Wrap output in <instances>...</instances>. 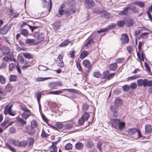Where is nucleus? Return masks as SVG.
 I'll return each mask as SVG.
<instances>
[{
	"label": "nucleus",
	"instance_id": "7",
	"mask_svg": "<svg viewBox=\"0 0 152 152\" xmlns=\"http://www.w3.org/2000/svg\"><path fill=\"white\" fill-rule=\"evenodd\" d=\"M62 85V83L60 81L51 83L49 84V86L50 88L53 89H57L58 88V87Z\"/></svg>",
	"mask_w": 152,
	"mask_h": 152
},
{
	"label": "nucleus",
	"instance_id": "51",
	"mask_svg": "<svg viewBox=\"0 0 152 152\" xmlns=\"http://www.w3.org/2000/svg\"><path fill=\"white\" fill-rule=\"evenodd\" d=\"M129 87L132 89H135L137 87V84L135 83H132L130 84Z\"/></svg>",
	"mask_w": 152,
	"mask_h": 152
},
{
	"label": "nucleus",
	"instance_id": "4",
	"mask_svg": "<svg viewBox=\"0 0 152 152\" xmlns=\"http://www.w3.org/2000/svg\"><path fill=\"white\" fill-rule=\"evenodd\" d=\"M94 36L93 34L91 35L85 41V42L84 46L88 48L94 42Z\"/></svg>",
	"mask_w": 152,
	"mask_h": 152
},
{
	"label": "nucleus",
	"instance_id": "12",
	"mask_svg": "<svg viewBox=\"0 0 152 152\" xmlns=\"http://www.w3.org/2000/svg\"><path fill=\"white\" fill-rule=\"evenodd\" d=\"M12 105L9 106V105H7L4 108V113L5 115H6L9 114L11 110H12Z\"/></svg>",
	"mask_w": 152,
	"mask_h": 152
},
{
	"label": "nucleus",
	"instance_id": "20",
	"mask_svg": "<svg viewBox=\"0 0 152 152\" xmlns=\"http://www.w3.org/2000/svg\"><path fill=\"white\" fill-rule=\"evenodd\" d=\"M127 23L128 27H132L135 23L134 20L132 18H128L127 20Z\"/></svg>",
	"mask_w": 152,
	"mask_h": 152
},
{
	"label": "nucleus",
	"instance_id": "58",
	"mask_svg": "<svg viewBox=\"0 0 152 152\" xmlns=\"http://www.w3.org/2000/svg\"><path fill=\"white\" fill-rule=\"evenodd\" d=\"M85 121V119L81 117L79 119L78 124L80 125H82L84 123Z\"/></svg>",
	"mask_w": 152,
	"mask_h": 152
},
{
	"label": "nucleus",
	"instance_id": "31",
	"mask_svg": "<svg viewBox=\"0 0 152 152\" xmlns=\"http://www.w3.org/2000/svg\"><path fill=\"white\" fill-rule=\"evenodd\" d=\"M18 77L17 75H11L9 77L10 81H15L18 80Z\"/></svg>",
	"mask_w": 152,
	"mask_h": 152
},
{
	"label": "nucleus",
	"instance_id": "49",
	"mask_svg": "<svg viewBox=\"0 0 152 152\" xmlns=\"http://www.w3.org/2000/svg\"><path fill=\"white\" fill-rule=\"evenodd\" d=\"M28 146L30 147L31 145L33 144L34 142V139L33 138L31 137L28 140Z\"/></svg>",
	"mask_w": 152,
	"mask_h": 152
},
{
	"label": "nucleus",
	"instance_id": "61",
	"mask_svg": "<svg viewBox=\"0 0 152 152\" xmlns=\"http://www.w3.org/2000/svg\"><path fill=\"white\" fill-rule=\"evenodd\" d=\"M102 142L101 141H99L97 144V147L99 149V151L102 152Z\"/></svg>",
	"mask_w": 152,
	"mask_h": 152
},
{
	"label": "nucleus",
	"instance_id": "21",
	"mask_svg": "<svg viewBox=\"0 0 152 152\" xmlns=\"http://www.w3.org/2000/svg\"><path fill=\"white\" fill-rule=\"evenodd\" d=\"M101 16L104 17L105 19H108L110 17V14L109 12H107L106 11H102L101 13Z\"/></svg>",
	"mask_w": 152,
	"mask_h": 152
},
{
	"label": "nucleus",
	"instance_id": "3",
	"mask_svg": "<svg viewBox=\"0 0 152 152\" xmlns=\"http://www.w3.org/2000/svg\"><path fill=\"white\" fill-rule=\"evenodd\" d=\"M42 4V7L44 8H46L48 10V12L50 11L52 7V1L51 0H50V4L46 0H41Z\"/></svg>",
	"mask_w": 152,
	"mask_h": 152
},
{
	"label": "nucleus",
	"instance_id": "42",
	"mask_svg": "<svg viewBox=\"0 0 152 152\" xmlns=\"http://www.w3.org/2000/svg\"><path fill=\"white\" fill-rule=\"evenodd\" d=\"M134 3L141 8H143L144 7V3L142 1H137L134 2Z\"/></svg>",
	"mask_w": 152,
	"mask_h": 152
},
{
	"label": "nucleus",
	"instance_id": "63",
	"mask_svg": "<svg viewBox=\"0 0 152 152\" xmlns=\"http://www.w3.org/2000/svg\"><path fill=\"white\" fill-rule=\"evenodd\" d=\"M69 54V55L70 56L69 57L74 58H75V51L74 50H73L72 51H70Z\"/></svg>",
	"mask_w": 152,
	"mask_h": 152
},
{
	"label": "nucleus",
	"instance_id": "17",
	"mask_svg": "<svg viewBox=\"0 0 152 152\" xmlns=\"http://www.w3.org/2000/svg\"><path fill=\"white\" fill-rule=\"evenodd\" d=\"M83 66L85 67L88 68L89 69L91 68L92 65L89 60L86 59L83 61Z\"/></svg>",
	"mask_w": 152,
	"mask_h": 152
},
{
	"label": "nucleus",
	"instance_id": "36",
	"mask_svg": "<svg viewBox=\"0 0 152 152\" xmlns=\"http://www.w3.org/2000/svg\"><path fill=\"white\" fill-rule=\"evenodd\" d=\"M50 149H52L50 152H57V148L56 146V145H54V143H52V145L49 148Z\"/></svg>",
	"mask_w": 152,
	"mask_h": 152
},
{
	"label": "nucleus",
	"instance_id": "38",
	"mask_svg": "<svg viewBox=\"0 0 152 152\" xmlns=\"http://www.w3.org/2000/svg\"><path fill=\"white\" fill-rule=\"evenodd\" d=\"M6 82V78L2 75H0V83L2 84H5Z\"/></svg>",
	"mask_w": 152,
	"mask_h": 152
},
{
	"label": "nucleus",
	"instance_id": "43",
	"mask_svg": "<svg viewBox=\"0 0 152 152\" xmlns=\"http://www.w3.org/2000/svg\"><path fill=\"white\" fill-rule=\"evenodd\" d=\"M6 146L7 148L11 151L12 152H16L15 149L13 147L11 146L8 143H6Z\"/></svg>",
	"mask_w": 152,
	"mask_h": 152
},
{
	"label": "nucleus",
	"instance_id": "32",
	"mask_svg": "<svg viewBox=\"0 0 152 152\" xmlns=\"http://www.w3.org/2000/svg\"><path fill=\"white\" fill-rule=\"evenodd\" d=\"M90 116L89 113L86 112L83 114L81 117L85 120L87 121L89 118Z\"/></svg>",
	"mask_w": 152,
	"mask_h": 152
},
{
	"label": "nucleus",
	"instance_id": "64",
	"mask_svg": "<svg viewBox=\"0 0 152 152\" xmlns=\"http://www.w3.org/2000/svg\"><path fill=\"white\" fill-rule=\"evenodd\" d=\"M10 52V49L7 47L5 49L4 52V54L5 55H7Z\"/></svg>",
	"mask_w": 152,
	"mask_h": 152
},
{
	"label": "nucleus",
	"instance_id": "44",
	"mask_svg": "<svg viewBox=\"0 0 152 152\" xmlns=\"http://www.w3.org/2000/svg\"><path fill=\"white\" fill-rule=\"evenodd\" d=\"M19 142L17 140H12L11 141V143L14 145L19 147Z\"/></svg>",
	"mask_w": 152,
	"mask_h": 152
},
{
	"label": "nucleus",
	"instance_id": "18",
	"mask_svg": "<svg viewBox=\"0 0 152 152\" xmlns=\"http://www.w3.org/2000/svg\"><path fill=\"white\" fill-rule=\"evenodd\" d=\"M84 146L83 144L80 142H77L75 145V148L78 150H82L83 149Z\"/></svg>",
	"mask_w": 152,
	"mask_h": 152
},
{
	"label": "nucleus",
	"instance_id": "26",
	"mask_svg": "<svg viewBox=\"0 0 152 152\" xmlns=\"http://www.w3.org/2000/svg\"><path fill=\"white\" fill-rule=\"evenodd\" d=\"M71 42V41H69L67 40H65L59 45V46L60 47H65L70 43Z\"/></svg>",
	"mask_w": 152,
	"mask_h": 152
},
{
	"label": "nucleus",
	"instance_id": "13",
	"mask_svg": "<svg viewBox=\"0 0 152 152\" xmlns=\"http://www.w3.org/2000/svg\"><path fill=\"white\" fill-rule=\"evenodd\" d=\"M146 81V79H140L138 80H137L138 86L141 87L143 86L144 87H145Z\"/></svg>",
	"mask_w": 152,
	"mask_h": 152
},
{
	"label": "nucleus",
	"instance_id": "14",
	"mask_svg": "<svg viewBox=\"0 0 152 152\" xmlns=\"http://www.w3.org/2000/svg\"><path fill=\"white\" fill-rule=\"evenodd\" d=\"M114 105L118 106L120 107L123 104V102L122 100L119 97H116L115 99L114 102Z\"/></svg>",
	"mask_w": 152,
	"mask_h": 152
},
{
	"label": "nucleus",
	"instance_id": "29",
	"mask_svg": "<svg viewBox=\"0 0 152 152\" xmlns=\"http://www.w3.org/2000/svg\"><path fill=\"white\" fill-rule=\"evenodd\" d=\"M31 64V62H30L29 61H25V65L22 67V69H26L27 68L30 66Z\"/></svg>",
	"mask_w": 152,
	"mask_h": 152
},
{
	"label": "nucleus",
	"instance_id": "5",
	"mask_svg": "<svg viewBox=\"0 0 152 152\" xmlns=\"http://www.w3.org/2000/svg\"><path fill=\"white\" fill-rule=\"evenodd\" d=\"M11 27V25L8 26L7 25H5L0 28V34L2 35L6 34L10 29Z\"/></svg>",
	"mask_w": 152,
	"mask_h": 152
},
{
	"label": "nucleus",
	"instance_id": "25",
	"mask_svg": "<svg viewBox=\"0 0 152 152\" xmlns=\"http://www.w3.org/2000/svg\"><path fill=\"white\" fill-rule=\"evenodd\" d=\"M137 129L135 128L129 129H128L127 132L130 135H132L137 132Z\"/></svg>",
	"mask_w": 152,
	"mask_h": 152
},
{
	"label": "nucleus",
	"instance_id": "30",
	"mask_svg": "<svg viewBox=\"0 0 152 152\" xmlns=\"http://www.w3.org/2000/svg\"><path fill=\"white\" fill-rule=\"evenodd\" d=\"M12 86L11 85L8 84L5 88V91L7 92H10L12 90Z\"/></svg>",
	"mask_w": 152,
	"mask_h": 152
},
{
	"label": "nucleus",
	"instance_id": "40",
	"mask_svg": "<svg viewBox=\"0 0 152 152\" xmlns=\"http://www.w3.org/2000/svg\"><path fill=\"white\" fill-rule=\"evenodd\" d=\"M73 147V146L70 143H68L65 146V148L67 150H69L71 149Z\"/></svg>",
	"mask_w": 152,
	"mask_h": 152
},
{
	"label": "nucleus",
	"instance_id": "57",
	"mask_svg": "<svg viewBox=\"0 0 152 152\" xmlns=\"http://www.w3.org/2000/svg\"><path fill=\"white\" fill-rule=\"evenodd\" d=\"M73 127V125L72 124H67L65 126V128L67 130H70Z\"/></svg>",
	"mask_w": 152,
	"mask_h": 152
},
{
	"label": "nucleus",
	"instance_id": "41",
	"mask_svg": "<svg viewBox=\"0 0 152 152\" xmlns=\"http://www.w3.org/2000/svg\"><path fill=\"white\" fill-rule=\"evenodd\" d=\"M125 22L124 20H121L118 22L117 23L118 26L119 27H123L125 25Z\"/></svg>",
	"mask_w": 152,
	"mask_h": 152
},
{
	"label": "nucleus",
	"instance_id": "39",
	"mask_svg": "<svg viewBox=\"0 0 152 152\" xmlns=\"http://www.w3.org/2000/svg\"><path fill=\"white\" fill-rule=\"evenodd\" d=\"M76 3L75 0H68L67 2L68 5L71 7L74 6Z\"/></svg>",
	"mask_w": 152,
	"mask_h": 152
},
{
	"label": "nucleus",
	"instance_id": "46",
	"mask_svg": "<svg viewBox=\"0 0 152 152\" xmlns=\"http://www.w3.org/2000/svg\"><path fill=\"white\" fill-rule=\"evenodd\" d=\"M36 96L37 98V102H40V98L41 97V92H38L36 94Z\"/></svg>",
	"mask_w": 152,
	"mask_h": 152
},
{
	"label": "nucleus",
	"instance_id": "52",
	"mask_svg": "<svg viewBox=\"0 0 152 152\" xmlns=\"http://www.w3.org/2000/svg\"><path fill=\"white\" fill-rule=\"evenodd\" d=\"M94 145L93 142L92 141H88L86 143V146L89 148H92Z\"/></svg>",
	"mask_w": 152,
	"mask_h": 152
},
{
	"label": "nucleus",
	"instance_id": "50",
	"mask_svg": "<svg viewBox=\"0 0 152 152\" xmlns=\"http://www.w3.org/2000/svg\"><path fill=\"white\" fill-rule=\"evenodd\" d=\"M110 71L109 70L104 71L103 73V75L104 77H102L103 79L107 78L108 75L109 74Z\"/></svg>",
	"mask_w": 152,
	"mask_h": 152
},
{
	"label": "nucleus",
	"instance_id": "56",
	"mask_svg": "<svg viewBox=\"0 0 152 152\" xmlns=\"http://www.w3.org/2000/svg\"><path fill=\"white\" fill-rule=\"evenodd\" d=\"M27 25L28 26L29 28L31 29L32 32H33L35 29L39 27V26H31L28 24Z\"/></svg>",
	"mask_w": 152,
	"mask_h": 152
},
{
	"label": "nucleus",
	"instance_id": "11",
	"mask_svg": "<svg viewBox=\"0 0 152 152\" xmlns=\"http://www.w3.org/2000/svg\"><path fill=\"white\" fill-rule=\"evenodd\" d=\"M152 132V126L149 124H147L145 126V134H149Z\"/></svg>",
	"mask_w": 152,
	"mask_h": 152
},
{
	"label": "nucleus",
	"instance_id": "6",
	"mask_svg": "<svg viewBox=\"0 0 152 152\" xmlns=\"http://www.w3.org/2000/svg\"><path fill=\"white\" fill-rule=\"evenodd\" d=\"M85 4L86 8L91 9L95 6V2L93 0H85Z\"/></svg>",
	"mask_w": 152,
	"mask_h": 152
},
{
	"label": "nucleus",
	"instance_id": "34",
	"mask_svg": "<svg viewBox=\"0 0 152 152\" xmlns=\"http://www.w3.org/2000/svg\"><path fill=\"white\" fill-rule=\"evenodd\" d=\"M64 91H66L68 92H72L75 94H79V92L78 91L74 89H64Z\"/></svg>",
	"mask_w": 152,
	"mask_h": 152
},
{
	"label": "nucleus",
	"instance_id": "35",
	"mask_svg": "<svg viewBox=\"0 0 152 152\" xmlns=\"http://www.w3.org/2000/svg\"><path fill=\"white\" fill-rule=\"evenodd\" d=\"M23 56L26 58L30 59L33 58L32 55L29 53H23Z\"/></svg>",
	"mask_w": 152,
	"mask_h": 152
},
{
	"label": "nucleus",
	"instance_id": "27",
	"mask_svg": "<svg viewBox=\"0 0 152 152\" xmlns=\"http://www.w3.org/2000/svg\"><path fill=\"white\" fill-rule=\"evenodd\" d=\"M31 113L30 111V112H24L22 114V117L25 119H27L30 115Z\"/></svg>",
	"mask_w": 152,
	"mask_h": 152
},
{
	"label": "nucleus",
	"instance_id": "16",
	"mask_svg": "<svg viewBox=\"0 0 152 152\" xmlns=\"http://www.w3.org/2000/svg\"><path fill=\"white\" fill-rule=\"evenodd\" d=\"M35 129L33 126H29L28 127L27 132L28 134L32 135L35 133Z\"/></svg>",
	"mask_w": 152,
	"mask_h": 152
},
{
	"label": "nucleus",
	"instance_id": "23",
	"mask_svg": "<svg viewBox=\"0 0 152 152\" xmlns=\"http://www.w3.org/2000/svg\"><path fill=\"white\" fill-rule=\"evenodd\" d=\"M89 54L88 52L86 50L83 51L80 54V58L83 59L86 57Z\"/></svg>",
	"mask_w": 152,
	"mask_h": 152
},
{
	"label": "nucleus",
	"instance_id": "59",
	"mask_svg": "<svg viewBox=\"0 0 152 152\" xmlns=\"http://www.w3.org/2000/svg\"><path fill=\"white\" fill-rule=\"evenodd\" d=\"M18 121L20 123L22 126L25 125L26 123V122L24 121L22 119L20 118H18Z\"/></svg>",
	"mask_w": 152,
	"mask_h": 152
},
{
	"label": "nucleus",
	"instance_id": "62",
	"mask_svg": "<svg viewBox=\"0 0 152 152\" xmlns=\"http://www.w3.org/2000/svg\"><path fill=\"white\" fill-rule=\"evenodd\" d=\"M56 126L57 128L60 129H62L63 127V125L61 123H58L56 124Z\"/></svg>",
	"mask_w": 152,
	"mask_h": 152
},
{
	"label": "nucleus",
	"instance_id": "53",
	"mask_svg": "<svg viewBox=\"0 0 152 152\" xmlns=\"http://www.w3.org/2000/svg\"><path fill=\"white\" fill-rule=\"evenodd\" d=\"M140 77L139 75H135L129 77L128 78V79L130 80H134Z\"/></svg>",
	"mask_w": 152,
	"mask_h": 152
},
{
	"label": "nucleus",
	"instance_id": "55",
	"mask_svg": "<svg viewBox=\"0 0 152 152\" xmlns=\"http://www.w3.org/2000/svg\"><path fill=\"white\" fill-rule=\"evenodd\" d=\"M9 122L8 120H5L1 124V125L3 127H4L5 129L6 126L7 125Z\"/></svg>",
	"mask_w": 152,
	"mask_h": 152
},
{
	"label": "nucleus",
	"instance_id": "24",
	"mask_svg": "<svg viewBox=\"0 0 152 152\" xmlns=\"http://www.w3.org/2000/svg\"><path fill=\"white\" fill-rule=\"evenodd\" d=\"M25 42L26 44L32 45L35 44L36 41L34 39H27L26 40Z\"/></svg>",
	"mask_w": 152,
	"mask_h": 152
},
{
	"label": "nucleus",
	"instance_id": "47",
	"mask_svg": "<svg viewBox=\"0 0 152 152\" xmlns=\"http://www.w3.org/2000/svg\"><path fill=\"white\" fill-rule=\"evenodd\" d=\"M122 87L123 90L125 92L129 91L130 88L129 86L128 85H124Z\"/></svg>",
	"mask_w": 152,
	"mask_h": 152
},
{
	"label": "nucleus",
	"instance_id": "15",
	"mask_svg": "<svg viewBox=\"0 0 152 152\" xmlns=\"http://www.w3.org/2000/svg\"><path fill=\"white\" fill-rule=\"evenodd\" d=\"M111 121L113 122L112 125L113 127L117 129L118 128V125L120 122V120L117 119H112Z\"/></svg>",
	"mask_w": 152,
	"mask_h": 152
},
{
	"label": "nucleus",
	"instance_id": "2",
	"mask_svg": "<svg viewBox=\"0 0 152 152\" xmlns=\"http://www.w3.org/2000/svg\"><path fill=\"white\" fill-rule=\"evenodd\" d=\"M116 24L115 23H111L107 26L105 28H102L97 31V33H100L102 32L107 31L109 29H114L116 27Z\"/></svg>",
	"mask_w": 152,
	"mask_h": 152
},
{
	"label": "nucleus",
	"instance_id": "1",
	"mask_svg": "<svg viewBox=\"0 0 152 152\" xmlns=\"http://www.w3.org/2000/svg\"><path fill=\"white\" fill-rule=\"evenodd\" d=\"M138 11V9L134 6L132 7L127 6L124 7L123 10L119 12L118 14L121 16H127L130 14L136 13Z\"/></svg>",
	"mask_w": 152,
	"mask_h": 152
},
{
	"label": "nucleus",
	"instance_id": "48",
	"mask_svg": "<svg viewBox=\"0 0 152 152\" xmlns=\"http://www.w3.org/2000/svg\"><path fill=\"white\" fill-rule=\"evenodd\" d=\"M145 87L152 86V80H148L146 79Z\"/></svg>",
	"mask_w": 152,
	"mask_h": 152
},
{
	"label": "nucleus",
	"instance_id": "19",
	"mask_svg": "<svg viewBox=\"0 0 152 152\" xmlns=\"http://www.w3.org/2000/svg\"><path fill=\"white\" fill-rule=\"evenodd\" d=\"M118 68L117 64L116 63H114L111 64L109 66V68L111 71H115Z\"/></svg>",
	"mask_w": 152,
	"mask_h": 152
},
{
	"label": "nucleus",
	"instance_id": "37",
	"mask_svg": "<svg viewBox=\"0 0 152 152\" xmlns=\"http://www.w3.org/2000/svg\"><path fill=\"white\" fill-rule=\"evenodd\" d=\"M125 126V123L123 122H121L120 121V122L118 125V128L119 130H122L124 128Z\"/></svg>",
	"mask_w": 152,
	"mask_h": 152
},
{
	"label": "nucleus",
	"instance_id": "45",
	"mask_svg": "<svg viewBox=\"0 0 152 152\" xmlns=\"http://www.w3.org/2000/svg\"><path fill=\"white\" fill-rule=\"evenodd\" d=\"M50 135L46 133V132L42 129V133L41 137L43 138H47Z\"/></svg>",
	"mask_w": 152,
	"mask_h": 152
},
{
	"label": "nucleus",
	"instance_id": "22",
	"mask_svg": "<svg viewBox=\"0 0 152 152\" xmlns=\"http://www.w3.org/2000/svg\"><path fill=\"white\" fill-rule=\"evenodd\" d=\"M64 91V89H62L61 90H56L55 91H51L49 92L48 93L49 94L58 95L59 94L62 93Z\"/></svg>",
	"mask_w": 152,
	"mask_h": 152
},
{
	"label": "nucleus",
	"instance_id": "8",
	"mask_svg": "<svg viewBox=\"0 0 152 152\" xmlns=\"http://www.w3.org/2000/svg\"><path fill=\"white\" fill-rule=\"evenodd\" d=\"M110 109L112 112L114 113V116L116 117L117 113L119 110L118 107L115 105H112L110 107Z\"/></svg>",
	"mask_w": 152,
	"mask_h": 152
},
{
	"label": "nucleus",
	"instance_id": "28",
	"mask_svg": "<svg viewBox=\"0 0 152 152\" xmlns=\"http://www.w3.org/2000/svg\"><path fill=\"white\" fill-rule=\"evenodd\" d=\"M20 34L24 37H27L28 34V32L27 30L25 29H22L20 31Z\"/></svg>",
	"mask_w": 152,
	"mask_h": 152
},
{
	"label": "nucleus",
	"instance_id": "9",
	"mask_svg": "<svg viewBox=\"0 0 152 152\" xmlns=\"http://www.w3.org/2000/svg\"><path fill=\"white\" fill-rule=\"evenodd\" d=\"M57 65L60 67H63L64 66V63L62 61V56L59 55L57 59Z\"/></svg>",
	"mask_w": 152,
	"mask_h": 152
},
{
	"label": "nucleus",
	"instance_id": "33",
	"mask_svg": "<svg viewBox=\"0 0 152 152\" xmlns=\"http://www.w3.org/2000/svg\"><path fill=\"white\" fill-rule=\"evenodd\" d=\"M27 142L26 140H23L19 142V147H25L27 145Z\"/></svg>",
	"mask_w": 152,
	"mask_h": 152
},
{
	"label": "nucleus",
	"instance_id": "54",
	"mask_svg": "<svg viewBox=\"0 0 152 152\" xmlns=\"http://www.w3.org/2000/svg\"><path fill=\"white\" fill-rule=\"evenodd\" d=\"M89 106L86 103H85L83 104L82 106V108L83 110H87L88 109Z\"/></svg>",
	"mask_w": 152,
	"mask_h": 152
},
{
	"label": "nucleus",
	"instance_id": "60",
	"mask_svg": "<svg viewBox=\"0 0 152 152\" xmlns=\"http://www.w3.org/2000/svg\"><path fill=\"white\" fill-rule=\"evenodd\" d=\"M53 28L54 30H57L60 27V25L59 24H57L56 23H53Z\"/></svg>",
	"mask_w": 152,
	"mask_h": 152
},
{
	"label": "nucleus",
	"instance_id": "10",
	"mask_svg": "<svg viewBox=\"0 0 152 152\" xmlns=\"http://www.w3.org/2000/svg\"><path fill=\"white\" fill-rule=\"evenodd\" d=\"M121 40L123 43L126 44L127 43L129 42V38L128 35L124 34H122V37L121 38Z\"/></svg>",
	"mask_w": 152,
	"mask_h": 152
}]
</instances>
